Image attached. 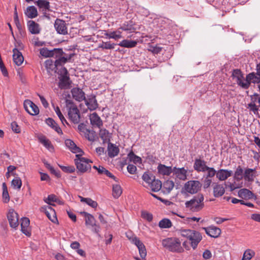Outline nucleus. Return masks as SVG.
I'll return each instance as SVG.
<instances>
[{
  "label": "nucleus",
  "mask_w": 260,
  "mask_h": 260,
  "mask_svg": "<svg viewBox=\"0 0 260 260\" xmlns=\"http://www.w3.org/2000/svg\"><path fill=\"white\" fill-rule=\"evenodd\" d=\"M144 186L147 188H150L152 191L157 192L161 189L162 183L160 180L155 179V178L149 184V185H144Z\"/></svg>",
  "instance_id": "nucleus-28"
},
{
  "label": "nucleus",
  "mask_w": 260,
  "mask_h": 260,
  "mask_svg": "<svg viewBox=\"0 0 260 260\" xmlns=\"http://www.w3.org/2000/svg\"><path fill=\"white\" fill-rule=\"evenodd\" d=\"M27 26L29 31L32 34H38L40 32L41 28L39 24L33 20H29L27 22Z\"/></svg>",
  "instance_id": "nucleus-27"
},
{
  "label": "nucleus",
  "mask_w": 260,
  "mask_h": 260,
  "mask_svg": "<svg viewBox=\"0 0 260 260\" xmlns=\"http://www.w3.org/2000/svg\"><path fill=\"white\" fill-rule=\"evenodd\" d=\"M206 171H207V174L205 178H208L211 179V178L213 177L215 175H216L217 171L213 168L208 167Z\"/></svg>",
  "instance_id": "nucleus-56"
},
{
  "label": "nucleus",
  "mask_w": 260,
  "mask_h": 260,
  "mask_svg": "<svg viewBox=\"0 0 260 260\" xmlns=\"http://www.w3.org/2000/svg\"><path fill=\"white\" fill-rule=\"evenodd\" d=\"M206 233L209 236L213 238H217L221 234V230L215 226H210L207 228H203Z\"/></svg>",
  "instance_id": "nucleus-16"
},
{
  "label": "nucleus",
  "mask_w": 260,
  "mask_h": 260,
  "mask_svg": "<svg viewBox=\"0 0 260 260\" xmlns=\"http://www.w3.org/2000/svg\"><path fill=\"white\" fill-rule=\"evenodd\" d=\"M122 190L121 186L118 184L113 185L112 195L114 198H118L122 194Z\"/></svg>",
  "instance_id": "nucleus-42"
},
{
  "label": "nucleus",
  "mask_w": 260,
  "mask_h": 260,
  "mask_svg": "<svg viewBox=\"0 0 260 260\" xmlns=\"http://www.w3.org/2000/svg\"><path fill=\"white\" fill-rule=\"evenodd\" d=\"M83 153H79L76 155V158L74 159L75 164L78 170L84 173L91 170L90 163L92 161L86 158L82 157Z\"/></svg>",
  "instance_id": "nucleus-4"
},
{
  "label": "nucleus",
  "mask_w": 260,
  "mask_h": 260,
  "mask_svg": "<svg viewBox=\"0 0 260 260\" xmlns=\"http://www.w3.org/2000/svg\"><path fill=\"white\" fill-rule=\"evenodd\" d=\"M45 164L52 174L55 175L57 177H60V173L58 171L55 170L49 164L45 163Z\"/></svg>",
  "instance_id": "nucleus-59"
},
{
  "label": "nucleus",
  "mask_w": 260,
  "mask_h": 260,
  "mask_svg": "<svg viewBox=\"0 0 260 260\" xmlns=\"http://www.w3.org/2000/svg\"><path fill=\"white\" fill-rule=\"evenodd\" d=\"M127 170L130 174H134L137 171V168L134 165L128 164L127 166Z\"/></svg>",
  "instance_id": "nucleus-64"
},
{
  "label": "nucleus",
  "mask_w": 260,
  "mask_h": 260,
  "mask_svg": "<svg viewBox=\"0 0 260 260\" xmlns=\"http://www.w3.org/2000/svg\"><path fill=\"white\" fill-rule=\"evenodd\" d=\"M45 67L47 70L48 72L50 73V71H53L56 69L55 72L57 71V67H55V61H53L51 59H47L45 62Z\"/></svg>",
  "instance_id": "nucleus-47"
},
{
  "label": "nucleus",
  "mask_w": 260,
  "mask_h": 260,
  "mask_svg": "<svg viewBox=\"0 0 260 260\" xmlns=\"http://www.w3.org/2000/svg\"><path fill=\"white\" fill-rule=\"evenodd\" d=\"M82 214L84 215L85 218V224L86 225L93 226L94 225H95V218L91 214L85 212H83Z\"/></svg>",
  "instance_id": "nucleus-38"
},
{
  "label": "nucleus",
  "mask_w": 260,
  "mask_h": 260,
  "mask_svg": "<svg viewBox=\"0 0 260 260\" xmlns=\"http://www.w3.org/2000/svg\"><path fill=\"white\" fill-rule=\"evenodd\" d=\"M239 197L244 200L252 199L253 196V193L246 188H242L239 190L238 193Z\"/></svg>",
  "instance_id": "nucleus-31"
},
{
  "label": "nucleus",
  "mask_w": 260,
  "mask_h": 260,
  "mask_svg": "<svg viewBox=\"0 0 260 260\" xmlns=\"http://www.w3.org/2000/svg\"><path fill=\"white\" fill-rule=\"evenodd\" d=\"M155 178V176L153 175L149 174L147 172H145L142 176V179L146 183L145 185H149V184H150Z\"/></svg>",
  "instance_id": "nucleus-50"
},
{
  "label": "nucleus",
  "mask_w": 260,
  "mask_h": 260,
  "mask_svg": "<svg viewBox=\"0 0 260 260\" xmlns=\"http://www.w3.org/2000/svg\"><path fill=\"white\" fill-rule=\"evenodd\" d=\"M35 4L41 9L43 11L46 12L49 10L50 3L45 0H38L35 2Z\"/></svg>",
  "instance_id": "nucleus-37"
},
{
  "label": "nucleus",
  "mask_w": 260,
  "mask_h": 260,
  "mask_svg": "<svg viewBox=\"0 0 260 260\" xmlns=\"http://www.w3.org/2000/svg\"><path fill=\"white\" fill-rule=\"evenodd\" d=\"M120 29L127 33L134 32L136 30L135 23L132 20L125 21L120 26Z\"/></svg>",
  "instance_id": "nucleus-20"
},
{
  "label": "nucleus",
  "mask_w": 260,
  "mask_h": 260,
  "mask_svg": "<svg viewBox=\"0 0 260 260\" xmlns=\"http://www.w3.org/2000/svg\"><path fill=\"white\" fill-rule=\"evenodd\" d=\"M225 192V188L222 184L218 183L213 184V193L215 198L221 197Z\"/></svg>",
  "instance_id": "nucleus-19"
},
{
  "label": "nucleus",
  "mask_w": 260,
  "mask_h": 260,
  "mask_svg": "<svg viewBox=\"0 0 260 260\" xmlns=\"http://www.w3.org/2000/svg\"><path fill=\"white\" fill-rule=\"evenodd\" d=\"M61 55H60L61 56ZM58 58L56 59L55 60V67H57V70H58V67L59 66H62L64 63H66L67 61V58H65L64 56L60 57V55L58 56Z\"/></svg>",
  "instance_id": "nucleus-54"
},
{
  "label": "nucleus",
  "mask_w": 260,
  "mask_h": 260,
  "mask_svg": "<svg viewBox=\"0 0 260 260\" xmlns=\"http://www.w3.org/2000/svg\"><path fill=\"white\" fill-rule=\"evenodd\" d=\"M45 203L49 205H53L54 204H51V202H56L57 201L56 196L54 194H50L46 199H44Z\"/></svg>",
  "instance_id": "nucleus-55"
},
{
  "label": "nucleus",
  "mask_w": 260,
  "mask_h": 260,
  "mask_svg": "<svg viewBox=\"0 0 260 260\" xmlns=\"http://www.w3.org/2000/svg\"><path fill=\"white\" fill-rule=\"evenodd\" d=\"M105 33L104 35L107 38L109 39H113L114 40L118 39L119 36H116V32L115 31H112L110 33L107 32L106 30H105Z\"/></svg>",
  "instance_id": "nucleus-60"
},
{
  "label": "nucleus",
  "mask_w": 260,
  "mask_h": 260,
  "mask_svg": "<svg viewBox=\"0 0 260 260\" xmlns=\"http://www.w3.org/2000/svg\"><path fill=\"white\" fill-rule=\"evenodd\" d=\"M25 14L29 18H34L38 16V11L35 6H29L26 8Z\"/></svg>",
  "instance_id": "nucleus-36"
},
{
  "label": "nucleus",
  "mask_w": 260,
  "mask_h": 260,
  "mask_svg": "<svg viewBox=\"0 0 260 260\" xmlns=\"http://www.w3.org/2000/svg\"><path fill=\"white\" fill-rule=\"evenodd\" d=\"M259 78L257 77L256 73L252 72L248 74L246 76V79L245 81H250L253 79H258Z\"/></svg>",
  "instance_id": "nucleus-63"
},
{
  "label": "nucleus",
  "mask_w": 260,
  "mask_h": 260,
  "mask_svg": "<svg viewBox=\"0 0 260 260\" xmlns=\"http://www.w3.org/2000/svg\"><path fill=\"white\" fill-rule=\"evenodd\" d=\"M11 128L12 131L15 133L18 134L21 132L20 126L17 124V122L13 121L11 123Z\"/></svg>",
  "instance_id": "nucleus-61"
},
{
  "label": "nucleus",
  "mask_w": 260,
  "mask_h": 260,
  "mask_svg": "<svg viewBox=\"0 0 260 260\" xmlns=\"http://www.w3.org/2000/svg\"><path fill=\"white\" fill-rule=\"evenodd\" d=\"M69 119L74 123L78 124L80 121V113L77 106L71 100H66Z\"/></svg>",
  "instance_id": "nucleus-2"
},
{
  "label": "nucleus",
  "mask_w": 260,
  "mask_h": 260,
  "mask_svg": "<svg viewBox=\"0 0 260 260\" xmlns=\"http://www.w3.org/2000/svg\"><path fill=\"white\" fill-rule=\"evenodd\" d=\"M158 173L162 176H169L173 173V168L168 167L163 164H159L157 167Z\"/></svg>",
  "instance_id": "nucleus-22"
},
{
  "label": "nucleus",
  "mask_w": 260,
  "mask_h": 260,
  "mask_svg": "<svg viewBox=\"0 0 260 260\" xmlns=\"http://www.w3.org/2000/svg\"><path fill=\"white\" fill-rule=\"evenodd\" d=\"M3 188V199L4 203H8L10 201V197L8 191V188L6 183L2 184Z\"/></svg>",
  "instance_id": "nucleus-46"
},
{
  "label": "nucleus",
  "mask_w": 260,
  "mask_h": 260,
  "mask_svg": "<svg viewBox=\"0 0 260 260\" xmlns=\"http://www.w3.org/2000/svg\"><path fill=\"white\" fill-rule=\"evenodd\" d=\"M234 178L237 181H240L244 178L243 170L241 166H239L234 173Z\"/></svg>",
  "instance_id": "nucleus-45"
},
{
  "label": "nucleus",
  "mask_w": 260,
  "mask_h": 260,
  "mask_svg": "<svg viewBox=\"0 0 260 260\" xmlns=\"http://www.w3.org/2000/svg\"><path fill=\"white\" fill-rule=\"evenodd\" d=\"M54 110H55V112L56 114H57V115L58 116V118H59V119L60 120L61 122H62V123L63 125H64L65 123L68 124V122H67L66 119H65V118L64 117L63 115L61 113V111L60 110L58 106H57L56 107H54Z\"/></svg>",
  "instance_id": "nucleus-53"
},
{
  "label": "nucleus",
  "mask_w": 260,
  "mask_h": 260,
  "mask_svg": "<svg viewBox=\"0 0 260 260\" xmlns=\"http://www.w3.org/2000/svg\"><path fill=\"white\" fill-rule=\"evenodd\" d=\"M187 171L184 168H173V177L175 179L184 181L187 179Z\"/></svg>",
  "instance_id": "nucleus-13"
},
{
  "label": "nucleus",
  "mask_w": 260,
  "mask_h": 260,
  "mask_svg": "<svg viewBox=\"0 0 260 260\" xmlns=\"http://www.w3.org/2000/svg\"><path fill=\"white\" fill-rule=\"evenodd\" d=\"M174 187V183L171 180H167L164 183L162 186L163 191L165 193H169L173 189Z\"/></svg>",
  "instance_id": "nucleus-39"
},
{
  "label": "nucleus",
  "mask_w": 260,
  "mask_h": 260,
  "mask_svg": "<svg viewBox=\"0 0 260 260\" xmlns=\"http://www.w3.org/2000/svg\"><path fill=\"white\" fill-rule=\"evenodd\" d=\"M132 242L138 248L141 257L142 259H145L147 255V251L144 244L137 237H134L132 239Z\"/></svg>",
  "instance_id": "nucleus-10"
},
{
  "label": "nucleus",
  "mask_w": 260,
  "mask_h": 260,
  "mask_svg": "<svg viewBox=\"0 0 260 260\" xmlns=\"http://www.w3.org/2000/svg\"><path fill=\"white\" fill-rule=\"evenodd\" d=\"M40 211L44 212L47 217L53 223L57 222L55 210L49 206H44L41 207Z\"/></svg>",
  "instance_id": "nucleus-9"
},
{
  "label": "nucleus",
  "mask_w": 260,
  "mask_h": 260,
  "mask_svg": "<svg viewBox=\"0 0 260 260\" xmlns=\"http://www.w3.org/2000/svg\"><path fill=\"white\" fill-rule=\"evenodd\" d=\"M10 226L13 228H16L19 225V217L17 213L14 209H10L7 215Z\"/></svg>",
  "instance_id": "nucleus-11"
},
{
  "label": "nucleus",
  "mask_w": 260,
  "mask_h": 260,
  "mask_svg": "<svg viewBox=\"0 0 260 260\" xmlns=\"http://www.w3.org/2000/svg\"><path fill=\"white\" fill-rule=\"evenodd\" d=\"M72 82H58V87L61 89H69L71 87Z\"/></svg>",
  "instance_id": "nucleus-62"
},
{
  "label": "nucleus",
  "mask_w": 260,
  "mask_h": 260,
  "mask_svg": "<svg viewBox=\"0 0 260 260\" xmlns=\"http://www.w3.org/2000/svg\"><path fill=\"white\" fill-rule=\"evenodd\" d=\"M162 245L172 252H181L183 251L180 240L177 238H169L162 241Z\"/></svg>",
  "instance_id": "nucleus-5"
},
{
  "label": "nucleus",
  "mask_w": 260,
  "mask_h": 260,
  "mask_svg": "<svg viewBox=\"0 0 260 260\" xmlns=\"http://www.w3.org/2000/svg\"><path fill=\"white\" fill-rule=\"evenodd\" d=\"M93 168L98 171V173L100 175L105 174L107 176L114 179L116 181H118L117 178L112 174L108 170L106 169L102 166H93Z\"/></svg>",
  "instance_id": "nucleus-29"
},
{
  "label": "nucleus",
  "mask_w": 260,
  "mask_h": 260,
  "mask_svg": "<svg viewBox=\"0 0 260 260\" xmlns=\"http://www.w3.org/2000/svg\"><path fill=\"white\" fill-rule=\"evenodd\" d=\"M85 104L90 110H94L98 107V104L95 96H90L84 100Z\"/></svg>",
  "instance_id": "nucleus-24"
},
{
  "label": "nucleus",
  "mask_w": 260,
  "mask_h": 260,
  "mask_svg": "<svg viewBox=\"0 0 260 260\" xmlns=\"http://www.w3.org/2000/svg\"><path fill=\"white\" fill-rule=\"evenodd\" d=\"M25 110L31 115H37L39 113V109L37 106L29 100H25L24 102Z\"/></svg>",
  "instance_id": "nucleus-12"
},
{
  "label": "nucleus",
  "mask_w": 260,
  "mask_h": 260,
  "mask_svg": "<svg viewBox=\"0 0 260 260\" xmlns=\"http://www.w3.org/2000/svg\"><path fill=\"white\" fill-rule=\"evenodd\" d=\"M260 95L257 93H254L250 96V103L248 104V108L250 111L253 112L254 114H258V107L256 105V103H258V98Z\"/></svg>",
  "instance_id": "nucleus-14"
},
{
  "label": "nucleus",
  "mask_w": 260,
  "mask_h": 260,
  "mask_svg": "<svg viewBox=\"0 0 260 260\" xmlns=\"http://www.w3.org/2000/svg\"><path fill=\"white\" fill-rule=\"evenodd\" d=\"M54 27L58 34L62 35L68 34V28L65 21L58 18L56 19L54 22Z\"/></svg>",
  "instance_id": "nucleus-8"
},
{
  "label": "nucleus",
  "mask_w": 260,
  "mask_h": 260,
  "mask_svg": "<svg viewBox=\"0 0 260 260\" xmlns=\"http://www.w3.org/2000/svg\"><path fill=\"white\" fill-rule=\"evenodd\" d=\"M116 45V44L111 43L110 41L102 42V43L99 45L98 48L103 49H114Z\"/></svg>",
  "instance_id": "nucleus-44"
},
{
  "label": "nucleus",
  "mask_w": 260,
  "mask_h": 260,
  "mask_svg": "<svg viewBox=\"0 0 260 260\" xmlns=\"http://www.w3.org/2000/svg\"><path fill=\"white\" fill-rule=\"evenodd\" d=\"M128 156L129 160L135 164L141 162L142 159L141 157L136 155L132 151L128 154Z\"/></svg>",
  "instance_id": "nucleus-51"
},
{
  "label": "nucleus",
  "mask_w": 260,
  "mask_h": 260,
  "mask_svg": "<svg viewBox=\"0 0 260 260\" xmlns=\"http://www.w3.org/2000/svg\"><path fill=\"white\" fill-rule=\"evenodd\" d=\"M57 74L58 75V78L59 79V81H68L69 78V74L66 68L61 67V68L58 70Z\"/></svg>",
  "instance_id": "nucleus-30"
},
{
  "label": "nucleus",
  "mask_w": 260,
  "mask_h": 260,
  "mask_svg": "<svg viewBox=\"0 0 260 260\" xmlns=\"http://www.w3.org/2000/svg\"><path fill=\"white\" fill-rule=\"evenodd\" d=\"M202 184L199 181L189 180L186 182L182 188L185 193L194 194L201 189Z\"/></svg>",
  "instance_id": "nucleus-6"
},
{
  "label": "nucleus",
  "mask_w": 260,
  "mask_h": 260,
  "mask_svg": "<svg viewBox=\"0 0 260 260\" xmlns=\"http://www.w3.org/2000/svg\"><path fill=\"white\" fill-rule=\"evenodd\" d=\"M11 185L14 189L20 190L22 186L21 179L18 177H15V178L12 180Z\"/></svg>",
  "instance_id": "nucleus-49"
},
{
  "label": "nucleus",
  "mask_w": 260,
  "mask_h": 260,
  "mask_svg": "<svg viewBox=\"0 0 260 260\" xmlns=\"http://www.w3.org/2000/svg\"><path fill=\"white\" fill-rule=\"evenodd\" d=\"M232 77V80L235 81H243V79H244L242 72L239 69H235L233 70Z\"/></svg>",
  "instance_id": "nucleus-40"
},
{
  "label": "nucleus",
  "mask_w": 260,
  "mask_h": 260,
  "mask_svg": "<svg viewBox=\"0 0 260 260\" xmlns=\"http://www.w3.org/2000/svg\"><path fill=\"white\" fill-rule=\"evenodd\" d=\"M46 123L48 126L51 127L58 134H62L61 129L52 118H48L46 119Z\"/></svg>",
  "instance_id": "nucleus-35"
},
{
  "label": "nucleus",
  "mask_w": 260,
  "mask_h": 260,
  "mask_svg": "<svg viewBox=\"0 0 260 260\" xmlns=\"http://www.w3.org/2000/svg\"><path fill=\"white\" fill-rule=\"evenodd\" d=\"M204 196L199 193L194 196L190 200L186 201L185 203L186 208L192 212H198L204 207Z\"/></svg>",
  "instance_id": "nucleus-3"
},
{
  "label": "nucleus",
  "mask_w": 260,
  "mask_h": 260,
  "mask_svg": "<svg viewBox=\"0 0 260 260\" xmlns=\"http://www.w3.org/2000/svg\"><path fill=\"white\" fill-rule=\"evenodd\" d=\"M13 59L15 64L18 66L21 65L24 61V58L21 52L16 48L13 49Z\"/></svg>",
  "instance_id": "nucleus-18"
},
{
  "label": "nucleus",
  "mask_w": 260,
  "mask_h": 260,
  "mask_svg": "<svg viewBox=\"0 0 260 260\" xmlns=\"http://www.w3.org/2000/svg\"><path fill=\"white\" fill-rule=\"evenodd\" d=\"M60 168L66 173H73L75 171V169L74 166H63L59 165Z\"/></svg>",
  "instance_id": "nucleus-58"
},
{
  "label": "nucleus",
  "mask_w": 260,
  "mask_h": 260,
  "mask_svg": "<svg viewBox=\"0 0 260 260\" xmlns=\"http://www.w3.org/2000/svg\"><path fill=\"white\" fill-rule=\"evenodd\" d=\"M158 225L161 229H167L171 228L172 223L170 219L164 218L159 222Z\"/></svg>",
  "instance_id": "nucleus-48"
},
{
  "label": "nucleus",
  "mask_w": 260,
  "mask_h": 260,
  "mask_svg": "<svg viewBox=\"0 0 260 260\" xmlns=\"http://www.w3.org/2000/svg\"><path fill=\"white\" fill-rule=\"evenodd\" d=\"M180 235L188 239L190 246L193 249H196L199 243L202 239L201 233L194 230L189 229H181L179 230Z\"/></svg>",
  "instance_id": "nucleus-1"
},
{
  "label": "nucleus",
  "mask_w": 260,
  "mask_h": 260,
  "mask_svg": "<svg viewBox=\"0 0 260 260\" xmlns=\"http://www.w3.org/2000/svg\"><path fill=\"white\" fill-rule=\"evenodd\" d=\"M71 93L73 98L78 102H81L85 100V93L79 88H73L71 90Z\"/></svg>",
  "instance_id": "nucleus-15"
},
{
  "label": "nucleus",
  "mask_w": 260,
  "mask_h": 260,
  "mask_svg": "<svg viewBox=\"0 0 260 260\" xmlns=\"http://www.w3.org/2000/svg\"><path fill=\"white\" fill-rule=\"evenodd\" d=\"M65 144L73 153L77 154L84 153L83 151L70 139L66 140L65 141Z\"/></svg>",
  "instance_id": "nucleus-21"
},
{
  "label": "nucleus",
  "mask_w": 260,
  "mask_h": 260,
  "mask_svg": "<svg viewBox=\"0 0 260 260\" xmlns=\"http://www.w3.org/2000/svg\"><path fill=\"white\" fill-rule=\"evenodd\" d=\"M119 152V148L115 145L109 143L108 146V154L109 157H114L118 155Z\"/></svg>",
  "instance_id": "nucleus-33"
},
{
  "label": "nucleus",
  "mask_w": 260,
  "mask_h": 260,
  "mask_svg": "<svg viewBox=\"0 0 260 260\" xmlns=\"http://www.w3.org/2000/svg\"><path fill=\"white\" fill-rule=\"evenodd\" d=\"M89 119L91 124L93 126L100 128L103 125L102 120L96 113L94 112L91 114L89 116Z\"/></svg>",
  "instance_id": "nucleus-23"
},
{
  "label": "nucleus",
  "mask_w": 260,
  "mask_h": 260,
  "mask_svg": "<svg viewBox=\"0 0 260 260\" xmlns=\"http://www.w3.org/2000/svg\"><path fill=\"white\" fill-rule=\"evenodd\" d=\"M29 220L27 217H24L21 219V231L26 236H30V233L28 231V226L29 225Z\"/></svg>",
  "instance_id": "nucleus-32"
},
{
  "label": "nucleus",
  "mask_w": 260,
  "mask_h": 260,
  "mask_svg": "<svg viewBox=\"0 0 260 260\" xmlns=\"http://www.w3.org/2000/svg\"><path fill=\"white\" fill-rule=\"evenodd\" d=\"M256 170L255 169H246L244 173V179L246 181L253 182L256 176Z\"/></svg>",
  "instance_id": "nucleus-26"
},
{
  "label": "nucleus",
  "mask_w": 260,
  "mask_h": 260,
  "mask_svg": "<svg viewBox=\"0 0 260 260\" xmlns=\"http://www.w3.org/2000/svg\"><path fill=\"white\" fill-rule=\"evenodd\" d=\"M233 171L226 169H219L217 171L216 178L220 181H225L229 177L232 176Z\"/></svg>",
  "instance_id": "nucleus-17"
},
{
  "label": "nucleus",
  "mask_w": 260,
  "mask_h": 260,
  "mask_svg": "<svg viewBox=\"0 0 260 260\" xmlns=\"http://www.w3.org/2000/svg\"><path fill=\"white\" fill-rule=\"evenodd\" d=\"M63 53L62 49L55 48L53 50H50L46 48H43L40 50V54L46 57H50L55 56L57 58Z\"/></svg>",
  "instance_id": "nucleus-7"
},
{
  "label": "nucleus",
  "mask_w": 260,
  "mask_h": 260,
  "mask_svg": "<svg viewBox=\"0 0 260 260\" xmlns=\"http://www.w3.org/2000/svg\"><path fill=\"white\" fill-rule=\"evenodd\" d=\"M255 253L254 250L251 249H246L243 255L242 260H250L254 256Z\"/></svg>",
  "instance_id": "nucleus-43"
},
{
  "label": "nucleus",
  "mask_w": 260,
  "mask_h": 260,
  "mask_svg": "<svg viewBox=\"0 0 260 260\" xmlns=\"http://www.w3.org/2000/svg\"><path fill=\"white\" fill-rule=\"evenodd\" d=\"M39 142L42 144L47 149L50 151H53L54 150V147L51 144L50 141L47 139V138L43 135L40 136L38 137Z\"/></svg>",
  "instance_id": "nucleus-34"
},
{
  "label": "nucleus",
  "mask_w": 260,
  "mask_h": 260,
  "mask_svg": "<svg viewBox=\"0 0 260 260\" xmlns=\"http://www.w3.org/2000/svg\"><path fill=\"white\" fill-rule=\"evenodd\" d=\"M193 167L194 170L198 172H205L208 167L206 165V162L204 160L197 159L194 161Z\"/></svg>",
  "instance_id": "nucleus-25"
},
{
  "label": "nucleus",
  "mask_w": 260,
  "mask_h": 260,
  "mask_svg": "<svg viewBox=\"0 0 260 260\" xmlns=\"http://www.w3.org/2000/svg\"><path fill=\"white\" fill-rule=\"evenodd\" d=\"M81 202L86 203L87 205L93 208H95L98 206V203L92 200L90 198H84L81 197Z\"/></svg>",
  "instance_id": "nucleus-52"
},
{
  "label": "nucleus",
  "mask_w": 260,
  "mask_h": 260,
  "mask_svg": "<svg viewBox=\"0 0 260 260\" xmlns=\"http://www.w3.org/2000/svg\"><path fill=\"white\" fill-rule=\"evenodd\" d=\"M141 216L143 219L147 220L149 222L151 221L153 219L152 214L147 211H142Z\"/></svg>",
  "instance_id": "nucleus-57"
},
{
  "label": "nucleus",
  "mask_w": 260,
  "mask_h": 260,
  "mask_svg": "<svg viewBox=\"0 0 260 260\" xmlns=\"http://www.w3.org/2000/svg\"><path fill=\"white\" fill-rule=\"evenodd\" d=\"M137 44L135 41L123 40L118 44V45L122 47L133 48L135 47Z\"/></svg>",
  "instance_id": "nucleus-41"
}]
</instances>
